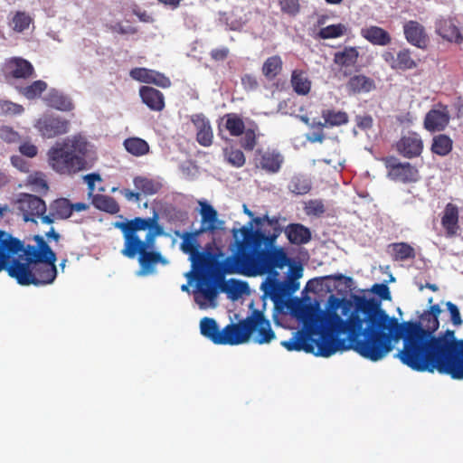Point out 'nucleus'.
<instances>
[{"instance_id": "nucleus-1", "label": "nucleus", "mask_w": 463, "mask_h": 463, "mask_svg": "<svg viewBox=\"0 0 463 463\" xmlns=\"http://www.w3.org/2000/svg\"><path fill=\"white\" fill-rule=\"evenodd\" d=\"M440 313L439 306L435 304L424 311L420 321L399 323L397 318L390 317L383 309L379 336L384 357L392 351L394 343L402 338L403 346L396 357L413 371L433 373L434 368L453 348L457 340L453 330L434 335L439 326L438 317Z\"/></svg>"}, {"instance_id": "nucleus-2", "label": "nucleus", "mask_w": 463, "mask_h": 463, "mask_svg": "<svg viewBox=\"0 0 463 463\" xmlns=\"http://www.w3.org/2000/svg\"><path fill=\"white\" fill-rule=\"evenodd\" d=\"M279 216H257L240 229H233V247H238L239 274L247 276L276 273L289 265L285 250L275 247L283 232Z\"/></svg>"}, {"instance_id": "nucleus-3", "label": "nucleus", "mask_w": 463, "mask_h": 463, "mask_svg": "<svg viewBox=\"0 0 463 463\" xmlns=\"http://www.w3.org/2000/svg\"><path fill=\"white\" fill-rule=\"evenodd\" d=\"M34 244L24 246L11 254L5 268L8 275L23 286H46L53 283L57 277L56 253L41 235L33 236Z\"/></svg>"}, {"instance_id": "nucleus-4", "label": "nucleus", "mask_w": 463, "mask_h": 463, "mask_svg": "<svg viewBox=\"0 0 463 463\" xmlns=\"http://www.w3.org/2000/svg\"><path fill=\"white\" fill-rule=\"evenodd\" d=\"M343 302V298L335 295H330L328 298V310L325 322L330 332L341 335L346 330H351L353 335L363 332L379 333L383 317L382 303L379 299L356 297L354 309L345 320L337 314V309Z\"/></svg>"}, {"instance_id": "nucleus-5", "label": "nucleus", "mask_w": 463, "mask_h": 463, "mask_svg": "<svg viewBox=\"0 0 463 463\" xmlns=\"http://www.w3.org/2000/svg\"><path fill=\"white\" fill-rule=\"evenodd\" d=\"M347 338H338L339 335L331 332V335L322 334L319 338L312 337V353L316 356L329 357L336 351L354 350L364 358L377 362L384 358L379 333L363 332L355 333L346 330Z\"/></svg>"}, {"instance_id": "nucleus-6", "label": "nucleus", "mask_w": 463, "mask_h": 463, "mask_svg": "<svg viewBox=\"0 0 463 463\" xmlns=\"http://www.w3.org/2000/svg\"><path fill=\"white\" fill-rule=\"evenodd\" d=\"M190 260L198 278L199 291L209 302L217 298L218 284L225 274H239L238 247H234L233 254L223 261H219L211 251L200 250L192 255Z\"/></svg>"}, {"instance_id": "nucleus-7", "label": "nucleus", "mask_w": 463, "mask_h": 463, "mask_svg": "<svg viewBox=\"0 0 463 463\" xmlns=\"http://www.w3.org/2000/svg\"><path fill=\"white\" fill-rule=\"evenodd\" d=\"M89 142L80 135L56 143L47 152L48 164L60 175H72L88 168Z\"/></svg>"}, {"instance_id": "nucleus-8", "label": "nucleus", "mask_w": 463, "mask_h": 463, "mask_svg": "<svg viewBox=\"0 0 463 463\" xmlns=\"http://www.w3.org/2000/svg\"><path fill=\"white\" fill-rule=\"evenodd\" d=\"M155 249L156 245L143 242L142 240H124L121 254L131 260L137 258L142 273L150 274L158 263H166L161 252Z\"/></svg>"}, {"instance_id": "nucleus-9", "label": "nucleus", "mask_w": 463, "mask_h": 463, "mask_svg": "<svg viewBox=\"0 0 463 463\" xmlns=\"http://www.w3.org/2000/svg\"><path fill=\"white\" fill-rule=\"evenodd\" d=\"M16 207L26 222L37 223L40 220L43 223V216L47 213L46 203L41 197L32 194H20L16 201Z\"/></svg>"}, {"instance_id": "nucleus-10", "label": "nucleus", "mask_w": 463, "mask_h": 463, "mask_svg": "<svg viewBox=\"0 0 463 463\" xmlns=\"http://www.w3.org/2000/svg\"><path fill=\"white\" fill-rule=\"evenodd\" d=\"M388 177L403 184L415 183L419 180V170L409 162H401L395 156L383 159Z\"/></svg>"}, {"instance_id": "nucleus-11", "label": "nucleus", "mask_w": 463, "mask_h": 463, "mask_svg": "<svg viewBox=\"0 0 463 463\" xmlns=\"http://www.w3.org/2000/svg\"><path fill=\"white\" fill-rule=\"evenodd\" d=\"M158 224V214L154 213L152 217H135L125 222H116L114 227L120 230L124 240H142L138 232L141 231L149 232Z\"/></svg>"}, {"instance_id": "nucleus-12", "label": "nucleus", "mask_w": 463, "mask_h": 463, "mask_svg": "<svg viewBox=\"0 0 463 463\" xmlns=\"http://www.w3.org/2000/svg\"><path fill=\"white\" fill-rule=\"evenodd\" d=\"M249 316L237 323H231L223 328L222 345H237L246 343L251 335Z\"/></svg>"}, {"instance_id": "nucleus-13", "label": "nucleus", "mask_w": 463, "mask_h": 463, "mask_svg": "<svg viewBox=\"0 0 463 463\" xmlns=\"http://www.w3.org/2000/svg\"><path fill=\"white\" fill-rule=\"evenodd\" d=\"M69 120L53 115H44L35 124V128L45 138H53L66 134L69 131Z\"/></svg>"}, {"instance_id": "nucleus-14", "label": "nucleus", "mask_w": 463, "mask_h": 463, "mask_svg": "<svg viewBox=\"0 0 463 463\" xmlns=\"http://www.w3.org/2000/svg\"><path fill=\"white\" fill-rule=\"evenodd\" d=\"M250 324L251 328V335L256 332L257 335L254 342L259 345L269 344L275 337V333L271 328L269 320H268L263 312L259 309H254L249 316Z\"/></svg>"}, {"instance_id": "nucleus-15", "label": "nucleus", "mask_w": 463, "mask_h": 463, "mask_svg": "<svg viewBox=\"0 0 463 463\" xmlns=\"http://www.w3.org/2000/svg\"><path fill=\"white\" fill-rule=\"evenodd\" d=\"M448 106L438 103L425 115L423 126L429 132H441L449 124Z\"/></svg>"}, {"instance_id": "nucleus-16", "label": "nucleus", "mask_w": 463, "mask_h": 463, "mask_svg": "<svg viewBox=\"0 0 463 463\" xmlns=\"http://www.w3.org/2000/svg\"><path fill=\"white\" fill-rule=\"evenodd\" d=\"M35 75L33 64L21 57H14L5 63V78L11 80H28Z\"/></svg>"}, {"instance_id": "nucleus-17", "label": "nucleus", "mask_w": 463, "mask_h": 463, "mask_svg": "<svg viewBox=\"0 0 463 463\" xmlns=\"http://www.w3.org/2000/svg\"><path fill=\"white\" fill-rule=\"evenodd\" d=\"M396 149L400 155L406 158H414L421 155L423 141L415 132L403 136L396 144Z\"/></svg>"}, {"instance_id": "nucleus-18", "label": "nucleus", "mask_w": 463, "mask_h": 463, "mask_svg": "<svg viewBox=\"0 0 463 463\" xmlns=\"http://www.w3.org/2000/svg\"><path fill=\"white\" fill-rule=\"evenodd\" d=\"M71 216V202L67 198H57L50 203L49 213L43 216V224H53L57 220H66Z\"/></svg>"}, {"instance_id": "nucleus-19", "label": "nucleus", "mask_w": 463, "mask_h": 463, "mask_svg": "<svg viewBox=\"0 0 463 463\" xmlns=\"http://www.w3.org/2000/svg\"><path fill=\"white\" fill-rule=\"evenodd\" d=\"M257 166L269 174L279 172L284 163V156L280 152L275 149H267L265 151L258 150Z\"/></svg>"}, {"instance_id": "nucleus-20", "label": "nucleus", "mask_w": 463, "mask_h": 463, "mask_svg": "<svg viewBox=\"0 0 463 463\" xmlns=\"http://www.w3.org/2000/svg\"><path fill=\"white\" fill-rule=\"evenodd\" d=\"M129 75L139 82L155 84L161 88H168L171 85L170 80L163 73L146 68H134L130 71Z\"/></svg>"}, {"instance_id": "nucleus-21", "label": "nucleus", "mask_w": 463, "mask_h": 463, "mask_svg": "<svg viewBox=\"0 0 463 463\" xmlns=\"http://www.w3.org/2000/svg\"><path fill=\"white\" fill-rule=\"evenodd\" d=\"M405 39L409 43L420 49H426L429 37L424 27L417 21H408L403 25Z\"/></svg>"}, {"instance_id": "nucleus-22", "label": "nucleus", "mask_w": 463, "mask_h": 463, "mask_svg": "<svg viewBox=\"0 0 463 463\" xmlns=\"http://www.w3.org/2000/svg\"><path fill=\"white\" fill-rule=\"evenodd\" d=\"M191 121L196 128V140L203 146H210L213 144V134L209 119L203 114H194Z\"/></svg>"}, {"instance_id": "nucleus-23", "label": "nucleus", "mask_w": 463, "mask_h": 463, "mask_svg": "<svg viewBox=\"0 0 463 463\" xmlns=\"http://www.w3.org/2000/svg\"><path fill=\"white\" fill-rule=\"evenodd\" d=\"M458 220V207L452 203H447L441 217V225L448 237H453L458 233L459 230Z\"/></svg>"}, {"instance_id": "nucleus-24", "label": "nucleus", "mask_w": 463, "mask_h": 463, "mask_svg": "<svg viewBox=\"0 0 463 463\" xmlns=\"http://www.w3.org/2000/svg\"><path fill=\"white\" fill-rule=\"evenodd\" d=\"M139 96L142 102L146 104L149 109L160 112L165 109V97L164 94L149 86H142L139 89Z\"/></svg>"}, {"instance_id": "nucleus-25", "label": "nucleus", "mask_w": 463, "mask_h": 463, "mask_svg": "<svg viewBox=\"0 0 463 463\" xmlns=\"http://www.w3.org/2000/svg\"><path fill=\"white\" fill-rule=\"evenodd\" d=\"M358 58L359 52L355 47H345L334 54V62L341 70H344V74L347 76L351 74V71H347V69L354 67L357 63Z\"/></svg>"}, {"instance_id": "nucleus-26", "label": "nucleus", "mask_w": 463, "mask_h": 463, "mask_svg": "<svg viewBox=\"0 0 463 463\" xmlns=\"http://www.w3.org/2000/svg\"><path fill=\"white\" fill-rule=\"evenodd\" d=\"M361 35L373 45L386 46L392 43L391 34L383 28L376 25L362 28Z\"/></svg>"}, {"instance_id": "nucleus-27", "label": "nucleus", "mask_w": 463, "mask_h": 463, "mask_svg": "<svg viewBox=\"0 0 463 463\" xmlns=\"http://www.w3.org/2000/svg\"><path fill=\"white\" fill-rule=\"evenodd\" d=\"M284 232L288 241L295 245L307 244L310 241L312 235L309 228L301 223H290L285 229Z\"/></svg>"}, {"instance_id": "nucleus-28", "label": "nucleus", "mask_w": 463, "mask_h": 463, "mask_svg": "<svg viewBox=\"0 0 463 463\" xmlns=\"http://www.w3.org/2000/svg\"><path fill=\"white\" fill-rule=\"evenodd\" d=\"M44 101L48 107L61 111H71L74 109L71 98L55 89H52L48 92Z\"/></svg>"}, {"instance_id": "nucleus-29", "label": "nucleus", "mask_w": 463, "mask_h": 463, "mask_svg": "<svg viewBox=\"0 0 463 463\" xmlns=\"http://www.w3.org/2000/svg\"><path fill=\"white\" fill-rule=\"evenodd\" d=\"M312 336L308 334L298 331L295 335L286 341H282L281 345L288 351H305L306 353H312Z\"/></svg>"}, {"instance_id": "nucleus-30", "label": "nucleus", "mask_w": 463, "mask_h": 463, "mask_svg": "<svg viewBox=\"0 0 463 463\" xmlns=\"http://www.w3.org/2000/svg\"><path fill=\"white\" fill-rule=\"evenodd\" d=\"M204 231L205 229L203 227H201L199 230L192 232H185L181 233L179 231H175V234L177 237H181L183 239V241L181 242L180 245V248L183 250V252L189 254L190 257L194 255L195 252H197L200 248L197 237Z\"/></svg>"}, {"instance_id": "nucleus-31", "label": "nucleus", "mask_w": 463, "mask_h": 463, "mask_svg": "<svg viewBox=\"0 0 463 463\" xmlns=\"http://www.w3.org/2000/svg\"><path fill=\"white\" fill-rule=\"evenodd\" d=\"M201 334L215 345H222L223 329L220 330L217 322L211 317H203L200 321Z\"/></svg>"}, {"instance_id": "nucleus-32", "label": "nucleus", "mask_w": 463, "mask_h": 463, "mask_svg": "<svg viewBox=\"0 0 463 463\" xmlns=\"http://www.w3.org/2000/svg\"><path fill=\"white\" fill-rule=\"evenodd\" d=\"M346 88L350 93H366L375 89V83L373 79L359 74L349 79Z\"/></svg>"}, {"instance_id": "nucleus-33", "label": "nucleus", "mask_w": 463, "mask_h": 463, "mask_svg": "<svg viewBox=\"0 0 463 463\" xmlns=\"http://www.w3.org/2000/svg\"><path fill=\"white\" fill-rule=\"evenodd\" d=\"M321 115L324 118V122L317 123L320 128L339 127L345 125L349 120L347 113L341 110L324 109Z\"/></svg>"}, {"instance_id": "nucleus-34", "label": "nucleus", "mask_w": 463, "mask_h": 463, "mask_svg": "<svg viewBox=\"0 0 463 463\" xmlns=\"http://www.w3.org/2000/svg\"><path fill=\"white\" fill-rule=\"evenodd\" d=\"M91 204L98 210L116 214L120 211L118 202L111 196L96 194L92 196Z\"/></svg>"}, {"instance_id": "nucleus-35", "label": "nucleus", "mask_w": 463, "mask_h": 463, "mask_svg": "<svg viewBox=\"0 0 463 463\" xmlns=\"http://www.w3.org/2000/svg\"><path fill=\"white\" fill-rule=\"evenodd\" d=\"M453 148V140L449 136L445 134H439L432 137L430 151L432 154L446 156Z\"/></svg>"}, {"instance_id": "nucleus-36", "label": "nucleus", "mask_w": 463, "mask_h": 463, "mask_svg": "<svg viewBox=\"0 0 463 463\" xmlns=\"http://www.w3.org/2000/svg\"><path fill=\"white\" fill-rule=\"evenodd\" d=\"M283 68V61L279 55L269 57L262 65L261 72L269 80H273L280 74Z\"/></svg>"}, {"instance_id": "nucleus-37", "label": "nucleus", "mask_w": 463, "mask_h": 463, "mask_svg": "<svg viewBox=\"0 0 463 463\" xmlns=\"http://www.w3.org/2000/svg\"><path fill=\"white\" fill-rule=\"evenodd\" d=\"M438 33L449 42L461 43L463 41L459 29L451 20L441 21L438 27Z\"/></svg>"}, {"instance_id": "nucleus-38", "label": "nucleus", "mask_w": 463, "mask_h": 463, "mask_svg": "<svg viewBox=\"0 0 463 463\" xmlns=\"http://www.w3.org/2000/svg\"><path fill=\"white\" fill-rule=\"evenodd\" d=\"M222 119L225 120L224 127L232 137H240L243 134L245 124L241 116L236 113H228Z\"/></svg>"}, {"instance_id": "nucleus-39", "label": "nucleus", "mask_w": 463, "mask_h": 463, "mask_svg": "<svg viewBox=\"0 0 463 463\" xmlns=\"http://www.w3.org/2000/svg\"><path fill=\"white\" fill-rule=\"evenodd\" d=\"M417 66L418 61L413 59L410 49L404 48L397 52L394 70L405 71L413 70L417 68Z\"/></svg>"}, {"instance_id": "nucleus-40", "label": "nucleus", "mask_w": 463, "mask_h": 463, "mask_svg": "<svg viewBox=\"0 0 463 463\" xmlns=\"http://www.w3.org/2000/svg\"><path fill=\"white\" fill-rule=\"evenodd\" d=\"M290 81L294 91L298 95H307L310 91L311 82L306 77L304 71H293Z\"/></svg>"}, {"instance_id": "nucleus-41", "label": "nucleus", "mask_w": 463, "mask_h": 463, "mask_svg": "<svg viewBox=\"0 0 463 463\" xmlns=\"http://www.w3.org/2000/svg\"><path fill=\"white\" fill-rule=\"evenodd\" d=\"M126 150L135 156H142L149 152V145L140 137H128L124 141Z\"/></svg>"}, {"instance_id": "nucleus-42", "label": "nucleus", "mask_w": 463, "mask_h": 463, "mask_svg": "<svg viewBox=\"0 0 463 463\" xmlns=\"http://www.w3.org/2000/svg\"><path fill=\"white\" fill-rule=\"evenodd\" d=\"M32 16L24 11H16L9 23L10 27L16 33L27 30L33 23Z\"/></svg>"}, {"instance_id": "nucleus-43", "label": "nucleus", "mask_w": 463, "mask_h": 463, "mask_svg": "<svg viewBox=\"0 0 463 463\" xmlns=\"http://www.w3.org/2000/svg\"><path fill=\"white\" fill-rule=\"evenodd\" d=\"M392 250L393 259L395 260H406L414 259L416 256L415 250L406 242H395L390 245Z\"/></svg>"}, {"instance_id": "nucleus-44", "label": "nucleus", "mask_w": 463, "mask_h": 463, "mask_svg": "<svg viewBox=\"0 0 463 463\" xmlns=\"http://www.w3.org/2000/svg\"><path fill=\"white\" fill-rule=\"evenodd\" d=\"M201 205V216H202V223H207V227L204 228L205 231H213L215 229V223L218 220L217 211L207 203H200Z\"/></svg>"}, {"instance_id": "nucleus-45", "label": "nucleus", "mask_w": 463, "mask_h": 463, "mask_svg": "<svg viewBox=\"0 0 463 463\" xmlns=\"http://www.w3.org/2000/svg\"><path fill=\"white\" fill-rule=\"evenodd\" d=\"M47 89V83L42 80H34L32 84L18 88L19 92L28 99H34Z\"/></svg>"}, {"instance_id": "nucleus-46", "label": "nucleus", "mask_w": 463, "mask_h": 463, "mask_svg": "<svg viewBox=\"0 0 463 463\" xmlns=\"http://www.w3.org/2000/svg\"><path fill=\"white\" fill-rule=\"evenodd\" d=\"M288 285L283 282L273 280L269 285V289L265 290V294L274 301L275 304L282 302L288 294Z\"/></svg>"}, {"instance_id": "nucleus-47", "label": "nucleus", "mask_w": 463, "mask_h": 463, "mask_svg": "<svg viewBox=\"0 0 463 463\" xmlns=\"http://www.w3.org/2000/svg\"><path fill=\"white\" fill-rule=\"evenodd\" d=\"M135 187L146 195H152L158 192L159 184L152 179L137 176L133 180Z\"/></svg>"}, {"instance_id": "nucleus-48", "label": "nucleus", "mask_w": 463, "mask_h": 463, "mask_svg": "<svg viewBox=\"0 0 463 463\" xmlns=\"http://www.w3.org/2000/svg\"><path fill=\"white\" fill-rule=\"evenodd\" d=\"M289 190L296 194H306L311 189L310 181L303 175H295L288 184Z\"/></svg>"}, {"instance_id": "nucleus-49", "label": "nucleus", "mask_w": 463, "mask_h": 463, "mask_svg": "<svg viewBox=\"0 0 463 463\" xmlns=\"http://www.w3.org/2000/svg\"><path fill=\"white\" fill-rule=\"evenodd\" d=\"M224 156L227 162L234 167H241L245 165L246 158L243 152L238 148L224 149Z\"/></svg>"}, {"instance_id": "nucleus-50", "label": "nucleus", "mask_w": 463, "mask_h": 463, "mask_svg": "<svg viewBox=\"0 0 463 463\" xmlns=\"http://www.w3.org/2000/svg\"><path fill=\"white\" fill-rule=\"evenodd\" d=\"M345 26L342 24H331L320 29L318 36L321 39H333L344 34Z\"/></svg>"}, {"instance_id": "nucleus-51", "label": "nucleus", "mask_w": 463, "mask_h": 463, "mask_svg": "<svg viewBox=\"0 0 463 463\" xmlns=\"http://www.w3.org/2000/svg\"><path fill=\"white\" fill-rule=\"evenodd\" d=\"M28 183L32 186V190L39 194H46L49 190V185L42 174L36 173L28 178Z\"/></svg>"}, {"instance_id": "nucleus-52", "label": "nucleus", "mask_w": 463, "mask_h": 463, "mask_svg": "<svg viewBox=\"0 0 463 463\" xmlns=\"http://www.w3.org/2000/svg\"><path fill=\"white\" fill-rule=\"evenodd\" d=\"M243 137L240 140L241 146L246 151H252L257 145V135L254 129H244Z\"/></svg>"}, {"instance_id": "nucleus-53", "label": "nucleus", "mask_w": 463, "mask_h": 463, "mask_svg": "<svg viewBox=\"0 0 463 463\" xmlns=\"http://www.w3.org/2000/svg\"><path fill=\"white\" fill-rule=\"evenodd\" d=\"M280 10L291 17H295L300 12L299 0H279Z\"/></svg>"}, {"instance_id": "nucleus-54", "label": "nucleus", "mask_w": 463, "mask_h": 463, "mask_svg": "<svg viewBox=\"0 0 463 463\" xmlns=\"http://www.w3.org/2000/svg\"><path fill=\"white\" fill-rule=\"evenodd\" d=\"M325 212L326 208L321 200H310L306 205V213L308 215L320 216Z\"/></svg>"}, {"instance_id": "nucleus-55", "label": "nucleus", "mask_w": 463, "mask_h": 463, "mask_svg": "<svg viewBox=\"0 0 463 463\" xmlns=\"http://www.w3.org/2000/svg\"><path fill=\"white\" fill-rule=\"evenodd\" d=\"M165 235L164 228L159 223L156 224L153 229L146 232L143 242L156 245V239L158 236Z\"/></svg>"}, {"instance_id": "nucleus-56", "label": "nucleus", "mask_w": 463, "mask_h": 463, "mask_svg": "<svg viewBox=\"0 0 463 463\" xmlns=\"http://www.w3.org/2000/svg\"><path fill=\"white\" fill-rule=\"evenodd\" d=\"M83 179L88 185V195L92 199V196L95 195V182L101 181V176L98 173H91L84 175Z\"/></svg>"}, {"instance_id": "nucleus-57", "label": "nucleus", "mask_w": 463, "mask_h": 463, "mask_svg": "<svg viewBox=\"0 0 463 463\" xmlns=\"http://www.w3.org/2000/svg\"><path fill=\"white\" fill-rule=\"evenodd\" d=\"M372 291L383 300H390L391 299L390 288L386 284H383V283L374 284L372 288Z\"/></svg>"}, {"instance_id": "nucleus-58", "label": "nucleus", "mask_w": 463, "mask_h": 463, "mask_svg": "<svg viewBox=\"0 0 463 463\" xmlns=\"http://www.w3.org/2000/svg\"><path fill=\"white\" fill-rule=\"evenodd\" d=\"M446 306L448 311L450 314V320L452 324L454 326H460L462 324V319L458 307L450 301L447 302Z\"/></svg>"}, {"instance_id": "nucleus-59", "label": "nucleus", "mask_w": 463, "mask_h": 463, "mask_svg": "<svg viewBox=\"0 0 463 463\" xmlns=\"http://www.w3.org/2000/svg\"><path fill=\"white\" fill-rule=\"evenodd\" d=\"M19 151L22 155L33 158L38 153V148L35 145L29 141L23 142L19 146Z\"/></svg>"}, {"instance_id": "nucleus-60", "label": "nucleus", "mask_w": 463, "mask_h": 463, "mask_svg": "<svg viewBox=\"0 0 463 463\" xmlns=\"http://www.w3.org/2000/svg\"><path fill=\"white\" fill-rule=\"evenodd\" d=\"M241 84L247 90H254L258 88L259 82L255 76L251 74H245L241 77Z\"/></svg>"}, {"instance_id": "nucleus-61", "label": "nucleus", "mask_w": 463, "mask_h": 463, "mask_svg": "<svg viewBox=\"0 0 463 463\" xmlns=\"http://www.w3.org/2000/svg\"><path fill=\"white\" fill-rule=\"evenodd\" d=\"M373 118L370 115L356 118L357 127L363 130L370 129L373 127Z\"/></svg>"}, {"instance_id": "nucleus-62", "label": "nucleus", "mask_w": 463, "mask_h": 463, "mask_svg": "<svg viewBox=\"0 0 463 463\" xmlns=\"http://www.w3.org/2000/svg\"><path fill=\"white\" fill-rule=\"evenodd\" d=\"M229 52L227 47H222L212 50L210 55L214 61H224L228 57Z\"/></svg>"}, {"instance_id": "nucleus-63", "label": "nucleus", "mask_w": 463, "mask_h": 463, "mask_svg": "<svg viewBox=\"0 0 463 463\" xmlns=\"http://www.w3.org/2000/svg\"><path fill=\"white\" fill-rule=\"evenodd\" d=\"M2 109L5 112H12L14 114H18L23 111V107L21 105L14 104L10 101H5L2 105Z\"/></svg>"}, {"instance_id": "nucleus-64", "label": "nucleus", "mask_w": 463, "mask_h": 463, "mask_svg": "<svg viewBox=\"0 0 463 463\" xmlns=\"http://www.w3.org/2000/svg\"><path fill=\"white\" fill-rule=\"evenodd\" d=\"M120 194L124 195L128 201L138 202L140 200V193H136L127 188L121 189Z\"/></svg>"}]
</instances>
